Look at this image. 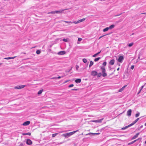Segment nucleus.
I'll use <instances>...</instances> for the list:
<instances>
[{
	"mask_svg": "<svg viewBox=\"0 0 146 146\" xmlns=\"http://www.w3.org/2000/svg\"><path fill=\"white\" fill-rule=\"evenodd\" d=\"M78 131V130L76 131H74L73 132L67 133L65 134H63L62 135V136L63 137H65L68 138L74 134Z\"/></svg>",
	"mask_w": 146,
	"mask_h": 146,
	"instance_id": "obj_1",
	"label": "nucleus"
},
{
	"mask_svg": "<svg viewBox=\"0 0 146 146\" xmlns=\"http://www.w3.org/2000/svg\"><path fill=\"white\" fill-rule=\"evenodd\" d=\"M101 68L102 70V76L103 77H105L107 76V74L106 72V69L104 66H102L101 67Z\"/></svg>",
	"mask_w": 146,
	"mask_h": 146,
	"instance_id": "obj_2",
	"label": "nucleus"
},
{
	"mask_svg": "<svg viewBox=\"0 0 146 146\" xmlns=\"http://www.w3.org/2000/svg\"><path fill=\"white\" fill-rule=\"evenodd\" d=\"M25 86L24 85H21L20 86H17L15 87V89H20L24 88Z\"/></svg>",
	"mask_w": 146,
	"mask_h": 146,
	"instance_id": "obj_3",
	"label": "nucleus"
},
{
	"mask_svg": "<svg viewBox=\"0 0 146 146\" xmlns=\"http://www.w3.org/2000/svg\"><path fill=\"white\" fill-rule=\"evenodd\" d=\"M26 143L28 145H31L32 144V142L31 140L29 139H28L26 141Z\"/></svg>",
	"mask_w": 146,
	"mask_h": 146,
	"instance_id": "obj_4",
	"label": "nucleus"
},
{
	"mask_svg": "<svg viewBox=\"0 0 146 146\" xmlns=\"http://www.w3.org/2000/svg\"><path fill=\"white\" fill-rule=\"evenodd\" d=\"M103 119L102 118L100 119H97L96 120H94L92 121V122L96 123H100L102 122Z\"/></svg>",
	"mask_w": 146,
	"mask_h": 146,
	"instance_id": "obj_5",
	"label": "nucleus"
},
{
	"mask_svg": "<svg viewBox=\"0 0 146 146\" xmlns=\"http://www.w3.org/2000/svg\"><path fill=\"white\" fill-rule=\"evenodd\" d=\"M123 59L124 58L123 56H120L119 57L118 59V61L119 62H121L123 61Z\"/></svg>",
	"mask_w": 146,
	"mask_h": 146,
	"instance_id": "obj_6",
	"label": "nucleus"
},
{
	"mask_svg": "<svg viewBox=\"0 0 146 146\" xmlns=\"http://www.w3.org/2000/svg\"><path fill=\"white\" fill-rule=\"evenodd\" d=\"M67 9H61L59 11H55V13H60L63 12L65 10H67Z\"/></svg>",
	"mask_w": 146,
	"mask_h": 146,
	"instance_id": "obj_7",
	"label": "nucleus"
},
{
	"mask_svg": "<svg viewBox=\"0 0 146 146\" xmlns=\"http://www.w3.org/2000/svg\"><path fill=\"white\" fill-rule=\"evenodd\" d=\"M97 74V72L95 71H93L91 72V75L93 76H96Z\"/></svg>",
	"mask_w": 146,
	"mask_h": 146,
	"instance_id": "obj_8",
	"label": "nucleus"
},
{
	"mask_svg": "<svg viewBox=\"0 0 146 146\" xmlns=\"http://www.w3.org/2000/svg\"><path fill=\"white\" fill-rule=\"evenodd\" d=\"M66 52L64 51H62L58 52V54L59 55H62L65 54Z\"/></svg>",
	"mask_w": 146,
	"mask_h": 146,
	"instance_id": "obj_9",
	"label": "nucleus"
},
{
	"mask_svg": "<svg viewBox=\"0 0 146 146\" xmlns=\"http://www.w3.org/2000/svg\"><path fill=\"white\" fill-rule=\"evenodd\" d=\"M30 123V121H27L24 122L23 125L24 126H27L29 125Z\"/></svg>",
	"mask_w": 146,
	"mask_h": 146,
	"instance_id": "obj_10",
	"label": "nucleus"
},
{
	"mask_svg": "<svg viewBox=\"0 0 146 146\" xmlns=\"http://www.w3.org/2000/svg\"><path fill=\"white\" fill-rule=\"evenodd\" d=\"M131 110L129 109L128 110L127 112V115L129 116H130L131 115Z\"/></svg>",
	"mask_w": 146,
	"mask_h": 146,
	"instance_id": "obj_11",
	"label": "nucleus"
},
{
	"mask_svg": "<svg viewBox=\"0 0 146 146\" xmlns=\"http://www.w3.org/2000/svg\"><path fill=\"white\" fill-rule=\"evenodd\" d=\"M139 134V133H137L132 138V139H134L137 138L138 137Z\"/></svg>",
	"mask_w": 146,
	"mask_h": 146,
	"instance_id": "obj_12",
	"label": "nucleus"
},
{
	"mask_svg": "<svg viewBox=\"0 0 146 146\" xmlns=\"http://www.w3.org/2000/svg\"><path fill=\"white\" fill-rule=\"evenodd\" d=\"M145 85H146V83L145 84L141 86L139 91V92L138 93V94H139V93H140V92H141V91L142 90V89H143V87H144Z\"/></svg>",
	"mask_w": 146,
	"mask_h": 146,
	"instance_id": "obj_13",
	"label": "nucleus"
},
{
	"mask_svg": "<svg viewBox=\"0 0 146 146\" xmlns=\"http://www.w3.org/2000/svg\"><path fill=\"white\" fill-rule=\"evenodd\" d=\"M115 62V60L113 59L112 60L110 61V62L109 63L111 65H113L114 64Z\"/></svg>",
	"mask_w": 146,
	"mask_h": 146,
	"instance_id": "obj_14",
	"label": "nucleus"
},
{
	"mask_svg": "<svg viewBox=\"0 0 146 146\" xmlns=\"http://www.w3.org/2000/svg\"><path fill=\"white\" fill-rule=\"evenodd\" d=\"M75 81L77 83H80L81 82V79H76Z\"/></svg>",
	"mask_w": 146,
	"mask_h": 146,
	"instance_id": "obj_15",
	"label": "nucleus"
},
{
	"mask_svg": "<svg viewBox=\"0 0 146 146\" xmlns=\"http://www.w3.org/2000/svg\"><path fill=\"white\" fill-rule=\"evenodd\" d=\"M86 19L85 18H83L81 19H80V20L78 21V23H80V22H82L84 21Z\"/></svg>",
	"mask_w": 146,
	"mask_h": 146,
	"instance_id": "obj_16",
	"label": "nucleus"
},
{
	"mask_svg": "<svg viewBox=\"0 0 146 146\" xmlns=\"http://www.w3.org/2000/svg\"><path fill=\"white\" fill-rule=\"evenodd\" d=\"M115 25H110L109 27H108L109 29H111L114 27Z\"/></svg>",
	"mask_w": 146,
	"mask_h": 146,
	"instance_id": "obj_17",
	"label": "nucleus"
},
{
	"mask_svg": "<svg viewBox=\"0 0 146 146\" xmlns=\"http://www.w3.org/2000/svg\"><path fill=\"white\" fill-rule=\"evenodd\" d=\"M126 86H124L121 89L119 90V92H122L125 88Z\"/></svg>",
	"mask_w": 146,
	"mask_h": 146,
	"instance_id": "obj_18",
	"label": "nucleus"
},
{
	"mask_svg": "<svg viewBox=\"0 0 146 146\" xmlns=\"http://www.w3.org/2000/svg\"><path fill=\"white\" fill-rule=\"evenodd\" d=\"M109 28H108V27H106V28L104 29L103 30V31L104 32H106V31H107L109 29Z\"/></svg>",
	"mask_w": 146,
	"mask_h": 146,
	"instance_id": "obj_19",
	"label": "nucleus"
},
{
	"mask_svg": "<svg viewBox=\"0 0 146 146\" xmlns=\"http://www.w3.org/2000/svg\"><path fill=\"white\" fill-rule=\"evenodd\" d=\"M43 91V90H40L38 92V95H40L42 93Z\"/></svg>",
	"mask_w": 146,
	"mask_h": 146,
	"instance_id": "obj_20",
	"label": "nucleus"
},
{
	"mask_svg": "<svg viewBox=\"0 0 146 146\" xmlns=\"http://www.w3.org/2000/svg\"><path fill=\"white\" fill-rule=\"evenodd\" d=\"M94 64V62L92 61H91L90 62V64L89 65V67H91Z\"/></svg>",
	"mask_w": 146,
	"mask_h": 146,
	"instance_id": "obj_21",
	"label": "nucleus"
},
{
	"mask_svg": "<svg viewBox=\"0 0 146 146\" xmlns=\"http://www.w3.org/2000/svg\"><path fill=\"white\" fill-rule=\"evenodd\" d=\"M128 127H128V126H126L125 127H123L121 129L122 130H125V129H127V128H128Z\"/></svg>",
	"mask_w": 146,
	"mask_h": 146,
	"instance_id": "obj_22",
	"label": "nucleus"
},
{
	"mask_svg": "<svg viewBox=\"0 0 146 146\" xmlns=\"http://www.w3.org/2000/svg\"><path fill=\"white\" fill-rule=\"evenodd\" d=\"M55 13V11H51L50 12H48V14H54Z\"/></svg>",
	"mask_w": 146,
	"mask_h": 146,
	"instance_id": "obj_23",
	"label": "nucleus"
},
{
	"mask_svg": "<svg viewBox=\"0 0 146 146\" xmlns=\"http://www.w3.org/2000/svg\"><path fill=\"white\" fill-rule=\"evenodd\" d=\"M100 59V57H98V58H95L94 59V60L95 62H97V61H98V60H99Z\"/></svg>",
	"mask_w": 146,
	"mask_h": 146,
	"instance_id": "obj_24",
	"label": "nucleus"
},
{
	"mask_svg": "<svg viewBox=\"0 0 146 146\" xmlns=\"http://www.w3.org/2000/svg\"><path fill=\"white\" fill-rule=\"evenodd\" d=\"M135 123L133 122L132 123H131L129 125H128V127H129L132 126L133 125H134L135 124Z\"/></svg>",
	"mask_w": 146,
	"mask_h": 146,
	"instance_id": "obj_25",
	"label": "nucleus"
},
{
	"mask_svg": "<svg viewBox=\"0 0 146 146\" xmlns=\"http://www.w3.org/2000/svg\"><path fill=\"white\" fill-rule=\"evenodd\" d=\"M98 134L99 133H89L88 134H86V135H90L91 134H94V135H97V134Z\"/></svg>",
	"mask_w": 146,
	"mask_h": 146,
	"instance_id": "obj_26",
	"label": "nucleus"
},
{
	"mask_svg": "<svg viewBox=\"0 0 146 146\" xmlns=\"http://www.w3.org/2000/svg\"><path fill=\"white\" fill-rule=\"evenodd\" d=\"M63 22L68 23H73V22L71 21H63Z\"/></svg>",
	"mask_w": 146,
	"mask_h": 146,
	"instance_id": "obj_27",
	"label": "nucleus"
},
{
	"mask_svg": "<svg viewBox=\"0 0 146 146\" xmlns=\"http://www.w3.org/2000/svg\"><path fill=\"white\" fill-rule=\"evenodd\" d=\"M40 50H38L36 51V53L38 54H40Z\"/></svg>",
	"mask_w": 146,
	"mask_h": 146,
	"instance_id": "obj_28",
	"label": "nucleus"
},
{
	"mask_svg": "<svg viewBox=\"0 0 146 146\" xmlns=\"http://www.w3.org/2000/svg\"><path fill=\"white\" fill-rule=\"evenodd\" d=\"M25 144V143H21L19 145V146H24Z\"/></svg>",
	"mask_w": 146,
	"mask_h": 146,
	"instance_id": "obj_29",
	"label": "nucleus"
},
{
	"mask_svg": "<svg viewBox=\"0 0 146 146\" xmlns=\"http://www.w3.org/2000/svg\"><path fill=\"white\" fill-rule=\"evenodd\" d=\"M140 115V113L139 112H138L135 115V117H138Z\"/></svg>",
	"mask_w": 146,
	"mask_h": 146,
	"instance_id": "obj_30",
	"label": "nucleus"
},
{
	"mask_svg": "<svg viewBox=\"0 0 146 146\" xmlns=\"http://www.w3.org/2000/svg\"><path fill=\"white\" fill-rule=\"evenodd\" d=\"M97 75H98V77H100L102 75V73H97Z\"/></svg>",
	"mask_w": 146,
	"mask_h": 146,
	"instance_id": "obj_31",
	"label": "nucleus"
},
{
	"mask_svg": "<svg viewBox=\"0 0 146 146\" xmlns=\"http://www.w3.org/2000/svg\"><path fill=\"white\" fill-rule=\"evenodd\" d=\"M133 44V43H131L128 44V46L129 47H131L132 46Z\"/></svg>",
	"mask_w": 146,
	"mask_h": 146,
	"instance_id": "obj_32",
	"label": "nucleus"
},
{
	"mask_svg": "<svg viewBox=\"0 0 146 146\" xmlns=\"http://www.w3.org/2000/svg\"><path fill=\"white\" fill-rule=\"evenodd\" d=\"M139 119V118H137L133 122L135 123V124Z\"/></svg>",
	"mask_w": 146,
	"mask_h": 146,
	"instance_id": "obj_33",
	"label": "nucleus"
},
{
	"mask_svg": "<svg viewBox=\"0 0 146 146\" xmlns=\"http://www.w3.org/2000/svg\"><path fill=\"white\" fill-rule=\"evenodd\" d=\"M139 119V118H137L133 122L135 123V124Z\"/></svg>",
	"mask_w": 146,
	"mask_h": 146,
	"instance_id": "obj_34",
	"label": "nucleus"
},
{
	"mask_svg": "<svg viewBox=\"0 0 146 146\" xmlns=\"http://www.w3.org/2000/svg\"><path fill=\"white\" fill-rule=\"evenodd\" d=\"M139 119V118H137L133 122L135 123V124Z\"/></svg>",
	"mask_w": 146,
	"mask_h": 146,
	"instance_id": "obj_35",
	"label": "nucleus"
},
{
	"mask_svg": "<svg viewBox=\"0 0 146 146\" xmlns=\"http://www.w3.org/2000/svg\"><path fill=\"white\" fill-rule=\"evenodd\" d=\"M83 61L84 63H86L87 62V60L85 58H84L83 59Z\"/></svg>",
	"mask_w": 146,
	"mask_h": 146,
	"instance_id": "obj_36",
	"label": "nucleus"
},
{
	"mask_svg": "<svg viewBox=\"0 0 146 146\" xmlns=\"http://www.w3.org/2000/svg\"><path fill=\"white\" fill-rule=\"evenodd\" d=\"M58 134L57 133H54V134H52V137H55V136H56Z\"/></svg>",
	"mask_w": 146,
	"mask_h": 146,
	"instance_id": "obj_37",
	"label": "nucleus"
},
{
	"mask_svg": "<svg viewBox=\"0 0 146 146\" xmlns=\"http://www.w3.org/2000/svg\"><path fill=\"white\" fill-rule=\"evenodd\" d=\"M107 62H103L102 65L104 66H106V65Z\"/></svg>",
	"mask_w": 146,
	"mask_h": 146,
	"instance_id": "obj_38",
	"label": "nucleus"
},
{
	"mask_svg": "<svg viewBox=\"0 0 146 146\" xmlns=\"http://www.w3.org/2000/svg\"><path fill=\"white\" fill-rule=\"evenodd\" d=\"M134 143V142L133 141L130 142V143H129L128 144V145H131V144H133Z\"/></svg>",
	"mask_w": 146,
	"mask_h": 146,
	"instance_id": "obj_39",
	"label": "nucleus"
},
{
	"mask_svg": "<svg viewBox=\"0 0 146 146\" xmlns=\"http://www.w3.org/2000/svg\"><path fill=\"white\" fill-rule=\"evenodd\" d=\"M4 59H6V60H9V59H11V57H9L5 58H4Z\"/></svg>",
	"mask_w": 146,
	"mask_h": 146,
	"instance_id": "obj_40",
	"label": "nucleus"
},
{
	"mask_svg": "<svg viewBox=\"0 0 146 146\" xmlns=\"http://www.w3.org/2000/svg\"><path fill=\"white\" fill-rule=\"evenodd\" d=\"M97 55H98V54L97 53L96 54H95L94 55H93L92 56L93 57H96Z\"/></svg>",
	"mask_w": 146,
	"mask_h": 146,
	"instance_id": "obj_41",
	"label": "nucleus"
},
{
	"mask_svg": "<svg viewBox=\"0 0 146 146\" xmlns=\"http://www.w3.org/2000/svg\"><path fill=\"white\" fill-rule=\"evenodd\" d=\"M65 76V75H64V76ZM64 76H58V77H56L57 79H60L61 78H62Z\"/></svg>",
	"mask_w": 146,
	"mask_h": 146,
	"instance_id": "obj_42",
	"label": "nucleus"
},
{
	"mask_svg": "<svg viewBox=\"0 0 146 146\" xmlns=\"http://www.w3.org/2000/svg\"><path fill=\"white\" fill-rule=\"evenodd\" d=\"M73 23H74V24H76L78 23H78V21H75L73 22Z\"/></svg>",
	"mask_w": 146,
	"mask_h": 146,
	"instance_id": "obj_43",
	"label": "nucleus"
},
{
	"mask_svg": "<svg viewBox=\"0 0 146 146\" xmlns=\"http://www.w3.org/2000/svg\"><path fill=\"white\" fill-rule=\"evenodd\" d=\"M134 65H132L131 66V69L132 70H133L134 68Z\"/></svg>",
	"mask_w": 146,
	"mask_h": 146,
	"instance_id": "obj_44",
	"label": "nucleus"
},
{
	"mask_svg": "<svg viewBox=\"0 0 146 146\" xmlns=\"http://www.w3.org/2000/svg\"><path fill=\"white\" fill-rule=\"evenodd\" d=\"M74 85L73 84H71L69 85V87L70 88L72 87Z\"/></svg>",
	"mask_w": 146,
	"mask_h": 146,
	"instance_id": "obj_45",
	"label": "nucleus"
},
{
	"mask_svg": "<svg viewBox=\"0 0 146 146\" xmlns=\"http://www.w3.org/2000/svg\"><path fill=\"white\" fill-rule=\"evenodd\" d=\"M79 68L78 66L77 65L76 66V69L77 70H78Z\"/></svg>",
	"mask_w": 146,
	"mask_h": 146,
	"instance_id": "obj_46",
	"label": "nucleus"
},
{
	"mask_svg": "<svg viewBox=\"0 0 146 146\" xmlns=\"http://www.w3.org/2000/svg\"><path fill=\"white\" fill-rule=\"evenodd\" d=\"M137 141L138 140H139L140 141L141 139H142V138H138V139H137Z\"/></svg>",
	"mask_w": 146,
	"mask_h": 146,
	"instance_id": "obj_47",
	"label": "nucleus"
},
{
	"mask_svg": "<svg viewBox=\"0 0 146 146\" xmlns=\"http://www.w3.org/2000/svg\"><path fill=\"white\" fill-rule=\"evenodd\" d=\"M63 40L64 41V42H66L67 41V40L66 39H65V38L63 39Z\"/></svg>",
	"mask_w": 146,
	"mask_h": 146,
	"instance_id": "obj_48",
	"label": "nucleus"
},
{
	"mask_svg": "<svg viewBox=\"0 0 146 146\" xmlns=\"http://www.w3.org/2000/svg\"><path fill=\"white\" fill-rule=\"evenodd\" d=\"M82 40V38H79L78 39V40L79 41H80Z\"/></svg>",
	"mask_w": 146,
	"mask_h": 146,
	"instance_id": "obj_49",
	"label": "nucleus"
},
{
	"mask_svg": "<svg viewBox=\"0 0 146 146\" xmlns=\"http://www.w3.org/2000/svg\"><path fill=\"white\" fill-rule=\"evenodd\" d=\"M31 135V133H27V135Z\"/></svg>",
	"mask_w": 146,
	"mask_h": 146,
	"instance_id": "obj_50",
	"label": "nucleus"
},
{
	"mask_svg": "<svg viewBox=\"0 0 146 146\" xmlns=\"http://www.w3.org/2000/svg\"><path fill=\"white\" fill-rule=\"evenodd\" d=\"M105 35H103V36H100L99 38H98V39H100L101 38H102V37H103Z\"/></svg>",
	"mask_w": 146,
	"mask_h": 146,
	"instance_id": "obj_51",
	"label": "nucleus"
},
{
	"mask_svg": "<svg viewBox=\"0 0 146 146\" xmlns=\"http://www.w3.org/2000/svg\"><path fill=\"white\" fill-rule=\"evenodd\" d=\"M16 57V56H13V57H11V59H14V58H15V57Z\"/></svg>",
	"mask_w": 146,
	"mask_h": 146,
	"instance_id": "obj_52",
	"label": "nucleus"
},
{
	"mask_svg": "<svg viewBox=\"0 0 146 146\" xmlns=\"http://www.w3.org/2000/svg\"><path fill=\"white\" fill-rule=\"evenodd\" d=\"M51 79H57L56 77H54L52 78Z\"/></svg>",
	"mask_w": 146,
	"mask_h": 146,
	"instance_id": "obj_53",
	"label": "nucleus"
},
{
	"mask_svg": "<svg viewBox=\"0 0 146 146\" xmlns=\"http://www.w3.org/2000/svg\"><path fill=\"white\" fill-rule=\"evenodd\" d=\"M121 13L120 14H119V15H115V16L116 17V16H119L120 15H121Z\"/></svg>",
	"mask_w": 146,
	"mask_h": 146,
	"instance_id": "obj_54",
	"label": "nucleus"
},
{
	"mask_svg": "<svg viewBox=\"0 0 146 146\" xmlns=\"http://www.w3.org/2000/svg\"><path fill=\"white\" fill-rule=\"evenodd\" d=\"M22 134L24 135H27V133H22Z\"/></svg>",
	"mask_w": 146,
	"mask_h": 146,
	"instance_id": "obj_55",
	"label": "nucleus"
},
{
	"mask_svg": "<svg viewBox=\"0 0 146 146\" xmlns=\"http://www.w3.org/2000/svg\"><path fill=\"white\" fill-rule=\"evenodd\" d=\"M137 141V139H136V140H134V141H133L134 142V143L135 142Z\"/></svg>",
	"mask_w": 146,
	"mask_h": 146,
	"instance_id": "obj_56",
	"label": "nucleus"
},
{
	"mask_svg": "<svg viewBox=\"0 0 146 146\" xmlns=\"http://www.w3.org/2000/svg\"><path fill=\"white\" fill-rule=\"evenodd\" d=\"M101 52V51H100V52H98V53H97V54H98H98H100V53Z\"/></svg>",
	"mask_w": 146,
	"mask_h": 146,
	"instance_id": "obj_57",
	"label": "nucleus"
},
{
	"mask_svg": "<svg viewBox=\"0 0 146 146\" xmlns=\"http://www.w3.org/2000/svg\"><path fill=\"white\" fill-rule=\"evenodd\" d=\"M143 127V125H141V126L140 127V129H141V128H142Z\"/></svg>",
	"mask_w": 146,
	"mask_h": 146,
	"instance_id": "obj_58",
	"label": "nucleus"
},
{
	"mask_svg": "<svg viewBox=\"0 0 146 146\" xmlns=\"http://www.w3.org/2000/svg\"><path fill=\"white\" fill-rule=\"evenodd\" d=\"M68 80H67V81H66L65 82V83H66V82H68Z\"/></svg>",
	"mask_w": 146,
	"mask_h": 146,
	"instance_id": "obj_59",
	"label": "nucleus"
},
{
	"mask_svg": "<svg viewBox=\"0 0 146 146\" xmlns=\"http://www.w3.org/2000/svg\"><path fill=\"white\" fill-rule=\"evenodd\" d=\"M142 14H146V13H142Z\"/></svg>",
	"mask_w": 146,
	"mask_h": 146,
	"instance_id": "obj_60",
	"label": "nucleus"
},
{
	"mask_svg": "<svg viewBox=\"0 0 146 146\" xmlns=\"http://www.w3.org/2000/svg\"><path fill=\"white\" fill-rule=\"evenodd\" d=\"M63 143V142H62L60 143V144H62Z\"/></svg>",
	"mask_w": 146,
	"mask_h": 146,
	"instance_id": "obj_61",
	"label": "nucleus"
},
{
	"mask_svg": "<svg viewBox=\"0 0 146 146\" xmlns=\"http://www.w3.org/2000/svg\"><path fill=\"white\" fill-rule=\"evenodd\" d=\"M119 70V68H118L117 69V70Z\"/></svg>",
	"mask_w": 146,
	"mask_h": 146,
	"instance_id": "obj_62",
	"label": "nucleus"
},
{
	"mask_svg": "<svg viewBox=\"0 0 146 146\" xmlns=\"http://www.w3.org/2000/svg\"><path fill=\"white\" fill-rule=\"evenodd\" d=\"M145 125L146 126V123H145Z\"/></svg>",
	"mask_w": 146,
	"mask_h": 146,
	"instance_id": "obj_63",
	"label": "nucleus"
},
{
	"mask_svg": "<svg viewBox=\"0 0 146 146\" xmlns=\"http://www.w3.org/2000/svg\"><path fill=\"white\" fill-rule=\"evenodd\" d=\"M145 143L146 144V141H145Z\"/></svg>",
	"mask_w": 146,
	"mask_h": 146,
	"instance_id": "obj_64",
	"label": "nucleus"
}]
</instances>
